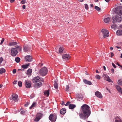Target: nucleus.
Segmentation results:
<instances>
[{
	"instance_id": "1",
	"label": "nucleus",
	"mask_w": 122,
	"mask_h": 122,
	"mask_svg": "<svg viewBox=\"0 0 122 122\" xmlns=\"http://www.w3.org/2000/svg\"><path fill=\"white\" fill-rule=\"evenodd\" d=\"M83 113L79 114L80 118L84 120H86L91 114V112L90 107L87 105L84 104L81 107Z\"/></svg>"
},
{
	"instance_id": "2",
	"label": "nucleus",
	"mask_w": 122,
	"mask_h": 122,
	"mask_svg": "<svg viewBox=\"0 0 122 122\" xmlns=\"http://www.w3.org/2000/svg\"><path fill=\"white\" fill-rule=\"evenodd\" d=\"M115 11L117 14L114 17H113V22H119L122 19L121 15L122 14V7L119 6L116 8Z\"/></svg>"
},
{
	"instance_id": "3",
	"label": "nucleus",
	"mask_w": 122,
	"mask_h": 122,
	"mask_svg": "<svg viewBox=\"0 0 122 122\" xmlns=\"http://www.w3.org/2000/svg\"><path fill=\"white\" fill-rule=\"evenodd\" d=\"M48 72V70L45 67L39 70V73L40 75L42 76H46Z\"/></svg>"
},
{
	"instance_id": "4",
	"label": "nucleus",
	"mask_w": 122,
	"mask_h": 122,
	"mask_svg": "<svg viewBox=\"0 0 122 122\" xmlns=\"http://www.w3.org/2000/svg\"><path fill=\"white\" fill-rule=\"evenodd\" d=\"M44 81V79L43 78L39 77V76L34 77L32 79L33 82L34 83L43 82Z\"/></svg>"
},
{
	"instance_id": "5",
	"label": "nucleus",
	"mask_w": 122,
	"mask_h": 122,
	"mask_svg": "<svg viewBox=\"0 0 122 122\" xmlns=\"http://www.w3.org/2000/svg\"><path fill=\"white\" fill-rule=\"evenodd\" d=\"M101 31L102 33L104 38H105L109 36V32L107 30L103 29Z\"/></svg>"
},
{
	"instance_id": "6",
	"label": "nucleus",
	"mask_w": 122,
	"mask_h": 122,
	"mask_svg": "<svg viewBox=\"0 0 122 122\" xmlns=\"http://www.w3.org/2000/svg\"><path fill=\"white\" fill-rule=\"evenodd\" d=\"M43 115V114L41 113H39L36 115V117L34 119V120L35 122H38L42 117Z\"/></svg>"
},
{
	"instance_id": "7",
	"label": "nucleus",
	"mask_w": 122,
	"mask_h": 122,
	"mask_svg": "<svg viewBox=\"0 0 122 122\" xmlns=\"http://www.w3.org/2000/svg\"><path fill=\"white\" fill-rule=\"evenodd\" d=\"M11 55L13 56H16L18 53V51L15 48H13L11 50Z\"/></svg>"
},
{
	"instance_id": "8",
	"label": "nucleus",
	"mask_w": 122,
	"mask_h": 122,
	"mask_svg": "<svg viewBox=\"0 0 122 122\" xmlns=\"http://www.w3.org/2000/svg\"><path fill=\"white\" fill-rule=\"evenodd\" d=\"M49 120L52 122H55L56 119V115L51 114L49 117Z\"/></svg>"
},
{
	"instance_id": "9",
	"label": "nucleus",
	"mask_w": 122,
	"mask_h": 122,
	"mask_svg": "<svg viewBox=\"0 0 122 122\" xmlns=\"http://www.w3.org/2000/svg\"><path fill=\"white\" fill-rule=\"evenodd\" d=\"M11 98H10L11 99L13 100L15 102H17L18 101V96L17 95L13 94L11 96Z\"/></svg>"
},
{
	"instance_id": "10",
	"label": "nucleus",
	"mask_w": 122,
	"mask_h": 122,
	"mask_svg": "<svg viewBox=\"0 0 122 122\" xmlns=\"http://www.w3.org/2000/svg\"><path fill=\"white\" fill-rule=\"evenodd\" d=\"M103 77L104 79L106 81H107L109 82H112L109 76L107 75L103 74Z\"/></svg>"
},
{
	"instance_id": "11",
	"label": "nucleus",
	"mask_w": 122,
	"mask_h": 122,
	"mask_svg": "<svg viewBox=\"0 0 122 122\" xmlns=\"http://www.w3.org/2000/svg\"><path fill=\"white\" fill-rule=\"evenodd\" d=\"M62 57L63 60L66 61L70 58V56L68 54H64L63 55Z\"/></svg>"
},
{
	"instance_id": "12",
	"label": "nucleus",
	"mask_w": 122,
	"mask_h": 122,
	"mask_svg": "<svg viewBox=\"0 0 122 122\" xmlns=\"http://www.w3.org/2000/svg\"><path fill=\"white\" fill-rule=\"evenodd\" d=\"M110 18L108 16L106 15L104 18L103 20L106 23H108L110 20Z\"/></svg>"
},
{
	"instance_id": "13",
	"label": "nucleus",
	"mask_w": 122,
	"mask_h": 122,
	"mask_svg": "<svg viewBox=\"0 0 122 122\" xmlns=\"http://www.w3.org/2000/svg\"><path fill=\"white\" fill-rule=\"evenodd\" d=\"M25 86L27 88H29L31 87V82L30 81L28 80H26L25 81Z\"/></svg>"
},
{
	"instance_id": "14",
	"label": "nucleus",
	"mask_w": 122,
	"mask_h": 122,
	"mask_svg": "<svg viewBox=\"0 0 122 122\" xmlns=\"http://www.w3.org/2000/svg\"><path fill=\"white\" fill-rule=\"evenodd\" d=\"M25 58L27 61L30 62L32 61V57L30 55L27 56L25 57Z\"/></svg>"
},
{
	"instance_id": "15",
	"label": "nucleus",
	"mask_w": 122,
	"mask_h": 122,
	"mask_svg": "<svg viewBox=\"0 0 122 122\" xmlns=\"http://www.w3.org/2000/svg\"><path fill=\"white\" fill-rule=\"evenodd\" d=\"M76 97L77 98L78 100L80 101L82 99L83 95L81 94H77L76 95Z\"/></svg>"
},
{
	"instance_id": "16",
	"label": "nucleus",
	"mask_w": 122,
	"mask_h": 122,
	"mask_svg": "<svg viewBox=\"0 0 122 122\" xmlns=\"http://www.w3.org/2000/svg\"><path fill=\"white\" fill-rule=\"evenodd\" d=\"M95 95L96 96L100 98H102V96L101 94L98 91H97L95 92Z\"/></svg>"
},
{
	"instance_id": "17",
	"label": "nucleus",
	"mask_w": 122,
	"mask_h": 122,
	"mask_svg": "<svg viewBox=\"0 0 122 122\" xmlns=\"http://www.w3.org/2000/svg\"><path fill=\"white\" fill-rule=\"evenodd\" d=\"M39 82V83H37L35 84V88H37L41 87L42 85V82Z\"/></svg>"
},
{
	"instance_id": "18",
	"label": "nucleus",
	"mask_w": 122,
	"mask_h": 122,
	"mask_svg": "<svg viewBox=\"0 0 122 122\" xmlns=\"http://www.w3.org/2000/svg\"><path fill=\"white\" fill-rule=\"evenodd\" d=\"M116 87L117 90L122 94V88H121L118 85H116Z\"/></svg>"
},
{
	"instance_id": "19",
	"label": "nucleus",
	"mask_w": 122,
	"mask_h": 122,
	"mask_svg": "<svg viewBox=\"0 0 122 122\" xmlns=\"http://www.w3.org/2000/svg\"><path fill=\"white\" fill-rule=\"evenodd\" d=\"M83 82L86 84L91 85L92 84V82L90 81L87 80L86 79H84Z\"/></svg>"
},
{
	"instance_id": "20",
	"label": "nucleus",
	"mask_w": 122,
	"mask_h": 122,
	"mask_svg": "<svg viewBox=\"0 0 122 122\" xmlns=\"http://www.w3.org/2000/svg\"><path fill=\"white\" fill-rule=\"evenodd\" d=\"M114 122H122L121 119L119 117H117L115 118Z\"/></svg>"
},
{
	"instance_id": "21",
	"label": "nucleus",
	"mask_w": 122,
	"mask_h": 122,
	"mask_svg": "<svg viewBox=\"0 0 122 122\" xmlns=\"http://www.w3.org/2000/svg\"><path fill=\"white\" fill-rule=\"evenodd\" d=\"M66 110L65 108H63L61 109L60 110V113L61 114L63 115L66 113Z\"/></svg>"
},
{
	"instance_id": "22",
	"label": "nucleus",
	"mask_w": 122,
	"mask_h": 122,
	"mask_svg": "<svg viewBox=\"0 0 122 122\" xmlns=\"http://www.w3.org/2000/svg\"><path fill=\"white\" fill-rule=\"evenodd\" d=\"M117 34L118 35H122V30H118L117 31Z\"/></svg>"
},
{
	"instance_id": "23",
	"label": "nucleus",
	"mask_w": 122,
	"mask_h": 122,
	"mask_svg": "<svg viewBox=\"0 0 122 122\" xmlns=\"http://www.w3.org/2000/svg\"><path fill=\"white\" fill-rule=\"evenodd\" d=\"M76 107L75 105L70 104L69 105V108L70 109H72L75 108Z\"/></svg>"
},
{
	"instance_id": "24",
	"label": "nucleus",
	"mask_w": 122,
	"mask_h": 122,
	"mask_svg": "<svg viewBox=\"0 0 122 122\" xmlns=\"http://www.w3.org/2000/svg\"><path fill=\"white\" fill-rule=\"evenodd\" d=\"M32 72V69L30 68L27 71L26 74L27 75H30Z\"/></svg>"
},
{
	"instance_id": "25",
	"label": "nucleus",
	"mask_w": 122,
	"mask_h": 122,
	"mask_svg": "<svg viewBox=\"0 0 122 122\" xmlns=\"http://www.w3.org/2000/svg\"><path fill=\"white\" fill-rule=\"evenodd\" d=\"M17 44V43L15 42H11L9 44V45L10 46H14Z\"/></svg>"
},
{
	"instance_id": "26",
	"label": "nucleus",
	"mask_w": 122,
	"mask_h": 122,
	"mask_svg": "<svg viewBox=\"0 0 122 122\" xmlns=\"http://www.w3.org/2000/svg\"><path fill=\"white\" fill-rule=\"evenodd\" d=\"M63 48L62 47H60L59 48V53H62L63 52Z\"/></svg>"
},
{
	"instance_id": "27",
	"label": "nucleus",
	"mask_w": 122,
	"mask_h": 122,
	"mask_svg": "<svg viewBox=\"0 0 122 122\" xmlns=\"http://www.w3.org/2000/svg\"><path fill=\"white\" fill-rule=\"evenodd\" d=\"M17 50L19 51H20L21 50V48H22L19 46H15Z\"/></svg>"
},
{
	"instance_id": "28",
	"label": "nucleus",
	"mask_w": 122,
	"mask_h": 122,
	"mask_svg": "<svg viewBox=\"0 0 122 122\" xmlns=\"http://www.w3.org/2000/svg\"><path fill=\"white\" fill-rule=\"evenodd\" d=\"M30 64H28L22 66L21 67L22 68L24 69H26L28 67L29 65Z\"/></svg>"
},
{
	"instance_id": "29",
	"label": "nucleus",
	"mask_w": 122,
	"mask_h": 122,
	"mask_svg": "<svg viewBox=\"0 0 122 122\" xmlns=\"http://www.w3.org/2000/svg\"><path fill=\"white\" fill-rule=\"evenodd\" d=\"M36 102H33L32 105L30 107V109H31L32 108L35 107L36 106Z\"/></svg>"
},
{
	"instance_id": "30",
	"label": "nucleus",
	"mask_w": 122,
	"mask_h": 122,
	"mask_svg": "<svg viewBox=\"0 0 122 122\" xmlns=\"http://www.w3.org/2000/svg\"><path fill=\"white\" fill-rule=\"evenodd\" d=\"M5 70L4 68H1L0 69V73L2 74L3 73H5Z\"/></svg>"
},
{
	"instance_id": "31",
	"label": "nucleus",
	"mask_w": 122,
	"mask_h": 122,
	"mask_svg": "<svg viewBox=\"0 0 122 122\" xmlns=\"http://www.w3.org/2000/svg\"><path fill=\"white\" fill-rule=\"evenodd\" d=\"M29 49V48L27 46H25L24 49V50L25 52L28 51Z\"/></svg>"
},
{
	"instance_id": "32",
	"label": "nucleus",
	"mask_w": 122,
	"mask_h": 122,
	"mask_svg": "<svg viewBox=\"0 0 122 122\" xmlns=\"http://www.w3.org/2000/svg\"><path fill=\"white\" fill-rule=\"evenodd\" d=\"M95 9L98 11H99L101 10L100 8L96 6H95Z\"/></svg>"
},
{
	"instance_id": "33",
	"label": "nucleus",
	"mask_w": 122,
	"mask_h": 122,
	"mask_svg": "<svg viewBox=\"0 0 122 122\" xmlns=\"http://www.w3.org/2000/svg\"><path fill=\"white\" fill-rule=\"evenodd\" d=\"M27 112V110H24L20 112V113L21 114L24 115Z\"/></svg>"
},
{
	"instance_id": "34",
	"label": "nucleus",
	"mask_w": 122,
	"mask_h": 122,
	"mask_svg": "<svg viewBox=\"0 0 122 122\" xmlns=\"http://www.w3.org/2000/svg\"><path fill=\"white\" fill-rule=\"evenodd\" d=\"M118 84L119 85H122V79H120L118 81Z\"/></svg>"
},
{
	"instance_id": "35",
	"label": "nucleus",
	"mask_w": 122,
	"mask_h": 122,
	"mask_svg": "<svg viewBox=\"0 0 122 122\" xmlns=\"http://www.w3.org/2000/svg\"><path fill=\"white\" fill-rule=\"evenodd\" d=\"M44 94L45 95H47L48 96L49 95V90H48L44 92Z\"/></svg>"
},
{
	"instance_id": "36",
	"label": "nucleus",
	"mask_w": 122,
	"mask_h": 122,
	"mask_svg": "<svg viewBox=\"0 0 122 122\" xmlns=\"http://www.w3.org/2000/svg\"><path fill=\"white\" fill-rule=\"evenodd\" d=\"M54 87L56 89H57L58 88V84L56 82H55L54 84Z\"/></svg>"
},
{
	"instance_id": "37",
	"label": "nucleus",
	"mask_w": 122,
	"mask_h": 122,
	"mask_svg": "<svg viewBox=\"0 0 122 122\" xmlns=\"http://www.w3.org/2000/svg\"><path fill=\"white\" fill-rule=\"evenodd\" d=\"M15 61L16 62L18 63L20 61V58L18 57H17L15 59Z\"/></svg>"
},
{
	"instance_id": "38",
	"label": "nucleus",
	"mask_w": 122,
	"mask_h": 122,
	"mask_svg": "<svg viewBox=\"0 0 122 122\" xmlns=\"http://www.w3.org/2000/svg\"><path fill=\"white\" fill-rule=\"evenodd\" d=\"M69 85H67L66 86V91L68 92L69 91Z\"/></svg>"
},
{
	"instance_id": "39",
	"label": "nucleus",
	"mask_w": 122,
	"mask_h": 122,
	"mask_svg": "<svg viewBox=\"0 0 122 122\" xmlns=\"http://www.w3.org/2000/svg\"><path fill=\"white\" fill-rule=\"evenodd\" d=\"M18 84L19 86L21 87L22 86V82L21 81H19L18 83Z\"/></svg>"
},
{
	"instance_id": "40",
	"label": "nucleus",
	"mask_w": 122,
	"mask_h": 122,
	"mask_svg": "<svg viewBox=\"0 0 122 122\" xmlns=\"http://www.w3.org/2000/svg\"><path fill=\"white\" fill-rule=\"evenodd\" d=\"M21 2V4H24L26 3V0H22Z\"/></svg>"
},
{
	"instance_id": "41",
	"label": "nucleus",
	"mask_w": 122,
	"mask_h": 122,
	"mask_svg": "<svg viewBox=\"0 0 122 122\" xmlns=\"http://www.w3.org/2000/svg\"><path fill=\"white\" fill-rule=\"evenodd\" d=\"M95 77L96 78L98 79H100L101 78L100 76L98 75H97Z\"/></svg>"
},
{
	"instance_id": "42",
	"label": "nucleus",
	"mask_w": 122,
	"mask_h": 122,
	"mask_svg": "<svg viewBox=\"0 0 122 122\" xmlns=\"http://www.w3.org/2000/svg\"><path fill=\"white\" fill-rule=\"evenodd\" d=\"M85 8L86 10H88V6L87 4H85Z\"/></svg>"
},
{
	"instance_id": "43",
	"label": "nucleus",
	"mask_w": 122,
	"mask_h": 122,
	"mask_svg": "<svg viewBox=\"0 0 122 122\" xmlns=\"http://www.w3.org/2000/svg\"><path fill=\"white\" fill-rule=\"evenodd\" d=\"M70 103V102H67L66 104H64V105H65V106H67L69 105L70 104H69Z\"/></svg>"
},
{
	"instance_id": "44",
	"label": "nucleus",
	"mask_w": 122,
	"mask_h": 122,
	"mask_svg": "<svg viewBox=\"0 0 122 122\" xmlns=\"http://www.w3.org/2000/svg\"><path fill=\"white\" fill-rule=\"evenodd\" d=\"M3 61V58L2 57L0 58V64L2 63Z\"/></svg>"
},
{
	"instance_id": "45",
	"label": "nucleus",
	"mask_w": 122,
	"mask_h": 122,
	"mask_svg": "<svg viewBox=\"0 0 122 122\" xmlns=\"http://www.w3.org/2000/svg\"><path fill=\"white\" fill-rule=\"evenodd\" d=\"M4 39L3 38H2V40L1 41V42L0 43V45H1L2 44V43L4 42Z\"/></svg>"
},
{
	"instance_id": "46",
	"label": "nucleus",
	"mask_w": 122,
	"mask_h": 122,
	"mask_svg": "<svg viewBox=\"0 0 122 122\" xmlns=\"http://www.w3.org/2000/svg\"><path fill=\"white\" fill-rule=\"evenodd\" d=\"M16 72V69H14L13 70V74H15Z\"/></svg>"
},
{
	"instance_id": "47",
	"label": "nucleus",
	"mask_w": 122,
	"mask_h": 122,
	"mask_svg": "<svg viewBox=\"0 0 122 122\" xmlns=\"http://www.w3.org/2000/svg\"><path fill=\"white\" fill-rule=\"evenodd\" d=\"M112 65L113 66L114 68H116V65H115L113 63H112Z\"/></svg>"
},
{
	"instance_id": "48",
	"label": "nucleus",
	"mask_w": 122,
	"mask_h": 122,
	"mask_svg": "<svg viewBox=\"0 0 122 122\" xmlns=\"http://www.w3.org/2000/svg\"><path fill=\"white\" fill-rule=\"evenodd\" d=\"M111 71L112 73H113L114 72V70L113 68H112L111 69Z\"/></svg>"
},
{
	"instance_id": "49",
	"label": "nucleus",
	"mask_w": 122,
	"mask_h": 122,
	"mask_svg": "<svg viewBox=\"0 0 122 122\" xmlns=\"http://www.w3.org/2000/svg\"><path fill=\"white\" fill-rule=\"evenodd\" d=\"M114 56L113 53L112 52H111V57H112V56Z\"/></svg>"
},
{
	"instance_id": "50",
	"label": "nucleus",
	"mask_w": 122,
	"mask_h": 122,
	"mask_svg": "<svg viewBox=\"0 0 122 122\" xmlns=\"http://www.w3.org/2000/svg\"><path fill=\"white\" fill-rule=\"evenodd\" d=\"M64 101H62L61 102V105H63L64 104Z\"/></svg>"
},
{
	"instance_id": "51",
	"label": "nucleus",
	"mask_w": 122,
	"mask_h": 122,
	"mask_svg": "<svg viewBox=\"0 0 122 122\" xmlns=\"http://www.w3.org/2000/svg\"><path fill=\"white\" fill-rule=\"evenodd\" d=\"M17 81H15L13 82V84H16L17 83Z\"/></svg>"
},
{
	"instance_id": "52",
	"label": "nucleus",
	"mask_w": 122,
	"mask_h": 122,
	"mask_svg": "<svg viewBox=\"0 0 122 122\" xmlns=\"http://www.w3.org/2000/svg\"><path fill=\"white\" fill-rule=\"evenodd\" d=\"M22 8L24 9H25V5H23V6H22Z\"/></svg>"
},
{
	"instance_id": "53",
	"label": "nucleus",
	"mask_w": 122,
	"mask_h": 122,
	"mask_svg": "<svg viewBox=\"0 0 122 122\" xmlns=\"http://www.w3.org/2000/svg\"><path fill=\"white\" fill-rule=\"evenodd\" d=\"M106 89L108 91V92H110V90L107 87H106Z\"/></svg>"
},
{
	"instance_id": "54",
	"label": "nucleus",
	"mask_w": 122,
	"mask_h": 122,
	"mask_svg": "<svg viewBox=\"0 0 122 122\" xmlns=\"http://www.w3.org/2000/svg\"><path fill=\"white\" fill-rule=\"evenodd\" d=\"M15 0H10V2L11 3L13 2Z\"/></svg>"
},
{
	"instance_id": "55",
	"label": "nucleus",
	"mask_w": 122,
	"mask_h": 122,
	"mask_svg": "<svg viewBox=\"0 0 122 122\" xmlns=\"http://www.w3.org/2000/svg\"><path fill=\"white\" fill-rule=\"evenodd\" d=\"M111 28H112L114 29L115 28V27L114 25H112L111 26Z\"/></svg>"
},
{
	"instance_id": "56",
	"label": "nucleus",
	"mask_w": 122,
	"mask_h": 122,
	"mask_svg": "<svg viewBox=\"0 0 122 122\" xmlns=\"http://www.w3.org/2000/svg\"><path fill=\"white\" fill-rule=\"evenodd\" d=\"M93 6V5L92 4H91L90 6V7H92Z\"/></svg>"
},
{
	"instance_id": "57",
	"label": "nucleus",
	"mask_w": 122,
	"mask_h": 122,
	"mask_svg": "<svg viewBox=\"0 0 122 122\" xmlns=\"http://www.w3.org/2000/svg\"><path fill=\"white\" fill-rule=\"evenodd\" d=\"M29 104V103H27V104H25L24 105V106H27Z\"/></svg>"
},
{
	"instance_id": "58",
	"label": "nucleus",
	"mask_w": 122,
	"mask_h": 122,
	"mask_svg": "<svg viewBox=\"0 0 122 122\" xmlns=\"http://www.w3.org/2000/svg\"><path fill=\"white\" fill-rule=\"evenodd\" d=\"M117 65L119 66H121V65H120L118 63H117Z\"/></svg>"
},
{
	"instance_id": "59",
	"label": "nucleus",
	"mask_w": 122,
	"mask_h": 122,
	"mask_svg": "<svg viewBox=\"0 0 122 122\" xmlns=\"http://www.w3.org/2000/svg\"><path fill=\"white\" fill-rule=\"evenodd\" d=\"M105 0V1L106 2H108L110 1V0Z\"/></svg>"
},
{
	"instance_id": "60",
	"label": "nucleus",
	"mask_w": 122,
	"mask_h": 122,
	"mask_svg": "<svg viewBox=\"0 0 122 122\" xmlns=\"http://www.w3.org/2000/svg\"><path fill=\"white\" fill-rule=\"evenodd\" d=\"M116 47H117V48H121V47L118 46H116Z\"/></svg>"
},
{
	"instance_id": "61",
	"label": "nucleus",
	"mask_w": 122,
	"mask_h": 122,
	"mask_svg": "<svg viewBox=\"0 0 122 122\" xmlns=\"http://www.w3.org/2000/svg\"><path fill=\"white\" fill-rule=\"evenodd\" d=\"M103 68L104 69V70H106V67L105 66H103Z\"/></svg>"
},
{
	"instance_id": "62",
	"label": "nucleus",
	"mask_w": 122,
	"mask_h": 122,
	"mask_svg": "<svg viewBox=\"0 0 122 122\" xmlns=\"http://www.w3.org/2000/svg\"><path fill=\"white\" fill-rule=\"evenodd\" d=\"M110 49L111 50H113V48L112 47H110Z\"/></svg>"
},
{
	"instance_id": "63",
	"label": "nucleus",
	"mask_w": 122,
	"mask_h": 122,
	"mask_svg": "<svg viewBox=\"0 0 122 122\" xmlns=\"http://www.w3.org/2000/svg\"><path fill=\"white\" fill-rule=\"evenodd\" d=\"M96 72L97 73H99V72H98V71L97 70H96Z\"/></svg>"
},
{
	"instance_id": "64",
	"label": "nucleus",
	"mask_w": 122,
	"mask_h": 122,
	"mask_svg": "<svg viewBox=\"0 0 122 122\" xmlns=\"http://www.w3.org/2000/svg\"><path fill=\"white\" fill-rule=\"evenodd\" d=\"M120 27L121 28H122V25H121L120 26Z\"/></svg>"
}]
</instances>
